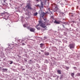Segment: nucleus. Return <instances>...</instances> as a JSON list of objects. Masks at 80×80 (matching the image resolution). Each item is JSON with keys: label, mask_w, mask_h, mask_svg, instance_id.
Instances as JSON below:
<instances>
[{"label": "nucleus", "mask_w": 80, "mask_h": 80, "mask_svg": "<svg viewBox=\"0 0 80 80\" xmlns=\"http://www.w3.org/2000/svg\"><path fill=\"white\" fill-rule=\"evenodd\" d=\"M27 28L28 29V30H30V29L31 28V27H28Z\"/></svg>", "instance_id": "18"}, {"label": "nucleus", "mask_w": 80, "mask_h": 80, "mask_svg": "<svg viewBox=\"0 0 80 80\" xmlns=\"http://www.w3.org/2000/svg\"><path fill=\"white\" fill-rule=\"evenodd\" d=\"M40 47H41V48H42V47H43V44L41 43L40 44Z\"/></svg>", "instance_id": "13"}, {"label": "nucleus", "mask_w": 80, "mask_h": 80, "mask_svg": "<svg viewBox=\"0 0 80 80\" xmlns=\"http://www.w3.org/2000/svg\"><path fill=\"white\" fill-rule=\"evenodd\" d=\"M45 16V13H42L40 15V17L42 18H43V17Z\"/></svg>", "instance_id": "8"}, {"label": "nucleus", "mask_w": 80, "mask_h": 80, "mask_svg": "<svg viewBox=\"0 0 80 80\" xmlns=\"http://www.w3.org/2000/svg\"><path fill=\"white\" fill-rule=\"evenodd\" d=\"M73 68L75 70H77V68L76 67H74Z\"/></svg>", "instance_id": "20"}, {"label": "nucleus", "mask_w": 80, "mask_h": 80, "mask_svg": "<svg viewBox=\"0 0 80 80\" xmlns=\"http://www.w3.org/2000/svg\"><path fill=\"white\" fill-rule=\"evenodd\" d=\"M31 7H32V5L30 4H27L26 6V7L28 9H29V10H32V8Z\"/></svg>", "instance_id": "3"}, {"label": "nucleus", "mask_w": 80, "mask_h": 80, "mask_svg": "<svg viewBox=\"0 0 80 80\" xmlns=\"http://www.w3.org/2000/svg\"><path fill=\"white\" fill-rule=\"evenodd\" d=\"M37 14H38V13H37V12L34 13V16H37Z\"/></svg>", "instance_id": "17"}, {"label": "nucleus", "mask_w": 80, "mask_h": 80, "mask_svg": "<svg viewBox=\"0 0 80 80\" xmlns=\"http://www.w3.org/2000/svg\"><path fill=\"white\" fill-rule=\"evenodd\" d=\"M51 18H52V19H53V17L52 16H51Z\"/></svg>", "instance_id": "21"}, {"label": "nucleus", "mask_w": 80, "mask_h": 80, "mask_svg": "<svg viewBox=\"0 0 80 80\" xmlns=\"http://www.w3.org/2000/svg\"><path fill=\"white\" fill-rule=\"evenodd\" d=\"M9 64H12V63H13V62L12 61H9Z\"/></svg>", "instance_id": "16"}, {"label": "nucleus", "mask_w": 80, "mask_h": 80, "mask_svg": "<svg viewBox=\"0 0 80 80\" xmlns=\"http://www.w3.org/2000/svg\"><path fill=\"white\" fill-rule=\"evenodd\" d=\"M39 54H40L41 53H40V52H39Z\"/></svg>", "instance_id": "33"}, {"label": "nucleus", "mask_w": 80, "mask_h": 80, "mask_svg": "<svg viewBox=\"0 0 80 80\" xmlns=\"http://www.w3.org/2000/svg\"><path fill=\"white\" fill-rule=\"evenodd\" d=\"M63 27H64V26L63 25Z\"/></svg>", "instance_id": "35"}, {"label": "nucleus", "mask_w": 80, "mask_h": 80, "mask_svg": "<svg viewBox=\"0 0 80 80\" xmlns=\"http://www.w3.org/2000/svg\"><path fill=\"white\" fill-rule=\"evenodd\" d=\"M39 25L41 26L42 28H44L43 29V30H47V22H42L41 21H39Z\"/></svg>", "instance_id": "1"}, {"label": "nucleus", "mask_w": 80, "mask_h": 80, "mask_svg": "<svg viewBox=\"0 0 80 80\" xmlns=\"http://www.w3.org/2000/svg\"><path fill=\"white\" fill-rule=\"evenodd\" d=\"M25 45V43H22V45Z\"/></svg>", "instance_id": "24"}, {"label": "nucleus", "mask_w": 80, "mask_h": 80, "mask_svg": "<svg viewBox=\"0 0 80 80\" xmlns=\"http://www.w3.org/2000/svg\"><path fill=\"white\" fill-rule=\"evenodd\" d=\"M55 5L56 6V7H55V8H57V5L55 4Z\"/></svg>", "instance_id": "25"}, {"label": "nucleus", "mask_w": 80, "mask_h": 80, "mask_svg": "<svg viewBox=\"0 0 80 80\" xmlns=\"http://www.w3.org/2000/svg\"><path fill=\"white\" fill-rule=\"evenodd\" d=\"M6 2V0H4L3 1V2L4 3H6V4H7L6 2Z\"/></svg>", "instance_id": "22"}, {"label": "nucleus", "mask_w": 80, "mask_h": 80, "mask_svg": "<svg viewBox=\"0 0 80 80\" xmlns=\"http://www.w3.org/2000/svg\"><path fill=\"white\" fill-rule=\"evenodd\" d=\"M2 15H3H3H5V13H2Z\"/></svg>", "instance_id": "28"}, {"label": "nucleus", "mask_w": 80, "mask_h": 80, "mask_svg": "<svg viewBox=\"0 0 80 80\" xmlns=\"http://www.w3.org/2000/svg\"><path fill=\"white\" fill-rule=\"evenodd\" d=\"M54 23H56V24H60V22L59 21H57V20H55L54 21Z\"/></svg>", "instance_id": "5"}, {"label": "nucleus", "mask_w": 80, "mask_h": 80, "mask_svg": "<svg viewBox=\"0 0 80 80\" xmlns=\"http://www.w3.org/2000/svg\"><path fill=\"white\" fill-rule=\"evenodd\" d=\"M48 11H49V12H50L51 13H52V12L50 11V8H48Z\"/></svg>", "instance_id": "15"}, {"label": "nucleus", "mask_w": 80, "mask_h": 80, "mask_svg": "<svg viewBox=\"0 0 80 80\" xmlns=\"http://www.w3.org/2000/svg\"><path fill=\"white\" fill-rule=\"evenodd\" d=\"M66 68L67 69H69V67H66Z\"/></svg>", "instance_id": "26"}, {"label": "nucleus", "mask_w": 80, "mask_h": 80, "mask_svg": "<svg viewBox=\"0 0 80 80\" xmlns=\"http://www.w3.org/2000/svg\"><path fill=\"white\" fill-rule=\"evenodd\" d=\"M19 42L20 43H22V40L21 39L19 40Z\"/></svg>", "instance_id": "19"}, {"label": "nucleus", "mask_w": 80, "mask_h": 80, "mask_svg": "<svg viewBox=\"0 0 80 80\" xmlns=\"http://www.w3.org/2000/svg\"><path fill=\"white\" fill-rule=\"evenodd\" d=\"M35 30V29L33 28H31L30 29V31L32 32H34Z\"/></svg>", "instance_id": "4"}, {"label": "nucleus", "mask_w": 80, "mask_h": 80, "mask_svg": "<svg viewBox=\"0 0 80 80\" xmlns=\"http://www.w3.org/2000/svg\"><path fill=\"white\" fill-rule=\"evenodd\" d=\"M44 53H45V55H46L47 56L48 55H49V52H45Z\"/></svg>", "instance_id": "10"}, {"label": "nucleus", "mask_w": 80, "mask_h": 80, "mask_svg": "<svg viewBox=\"0 0 80 80\" xmlns=\"http://www.w3.org/2000/svg\"><path fill=\"white\" fill-rule=\"evenodd\" d=\"M75 43H72L70 44L68 47H69L70 49H73L75 48Z\"/></svg>", "instance_id": "2"}, {"label": "nucleus", "mask_w": 80, "mask_h": 80, "mask_svg": "<svg viewBox=\"0 0 80 80\" xmlns=\"http://www.w3.org/2000/svg\"><path fill=\"white\" fill-rule=\"evenodd\" d=\"M39 25H40V24H39L38 25H37L35 27L36 28H37L38 30H40V28L38 27Z\"/></svg>", "instance_id": "6"}, {"label": "nucleus", "mask_w": 80, "mask_h": 80, "mask_svg": "<svg viewBox=\"0 0 80 80\" xmlns=\"http://www.w3.org/2000/svg\"><path fill=\"white\" fill-rule=\"evenodd\" d=\"M25 62H27V60H25Z\"/></svg>", "instance_id": "29"}, {"label": "nucleus", "mask_w": 80, "mask_h": 80, "mask_svg": "<svg viewBox=\"0 0 80 80\" xmlns=\"http://www.w3.org/2000/svg\"><path fill=\"white\" fill-rule=\"evenodd\" d=\"M2 5H5V4H2Z\"/></svg>", "instance_id": "34"}, {"label": "nucleus", "mask_w": 80, "mask_h": 80, "mask_svg": "<svg viewBox=\"0 0 80 80\" xmlns=\"http://www.w3.org/2000/svg\"><path fill=\"white\" fill-rule=\"evenodd\" d=\"M28 13H30V12H28Z\"/></svg>", "instance_id": "32"}, {"label": "nucleus", "mask_w": 80, "mask_h": 80, "mask_svg": "<svg viewBox=\"0 0 80 80\" xmlns=\"http://www.w3.org/2000/svg\"><path fill=\"white\" fill-rule=\"evenodd\" d=\"M74 75H75V73H71V75L72 77H74Z\"/></svg>", "instance_id": "12"}, {"label": "nucleus", "mask_w": 80, "mask_h": 80, "mask_svg": "<svg viewBox=\"0 0 80 80\" xmlns=\"http://www.w3.org/2000/svg\"><path fill=\"white\" fill-rule=\"evenodd\" d=\"M36 1H37V2H38V1H39V0H36Z\"/></svg>", "instance_id": "31"}, {"label": "nucleus", "mask_w": 80, "mask_h": 80, "mask_svg": "<svg viewBox=\"0 0 80 80\" xmlns=\"http://www.w3.org/2000/svg\"><path fill=\"white\" fill-rule=\"evenodd\" d=\"M23 27H27L26 26V25L25 24H24L23 25Z\"/></svg>", "instance_id": "23"}, {"label": "nucleus", "mask_w": 80, "mask_h": 80, "mask_svg": "<svg viewBox=\"0 0 80 80\" xmlns=\"http://www.w3.org/2000/svg\"><path fill=\"white\" fill-rule=\"evenodd\" d=\"M58 73V74H59L60 75L62 74V72H61V71L60 70H58L57 71Z\"/></svg>", "instance_id": "9"}, {"label": "nucleus", "mask_w": 80, "mask_h": 80, "mask_svg": "<svg viewBox=\"0 0 80 80\" xmlns=\"http://www.w3.org/2000/svg\"><path fill=\"white\" fill-rule=\"evenodd\" d=\"M29 62H32V60H30Z\"/></svg>", "instance_id": "30"}, {"label": "nucleus", "mask_w": 80, "mask_h": 80, "mask_svg": "<svg viewBox=\"0 0 80 80\" xmlns=\"http://www.w3.org/2000/svg\"><path fill=\"white\" fill-rule=\"evenodd\" d=\"M41 52H43V51L42 50H41Z\"/></svg>", "instance_id": "27"}, {"label": "nucleus", "mask_w": 80, "mask_h": 80, "mask_svg": "<svg viewBox=\"0 0 80 80\" xmlns=\"http://www.w3.org/2000/svg\"><path fill=\"white\" fill-rule=\"evenodd\" d=\"M13 44H11L9 46V47L10 48L12 49V48H13Z\"/></svg>", "instance_id": "11"}, {"label": "nucleus", "mask_w": 80, "mask_h": 80, "mask_svg": "<svg viewBox=\"0 0 80 80\" xmlns=\"http://www.w3.org/2000/svg\"><path fill=\"white\" fill-rule=\"evenodd\" d=\"M2 70L3 72H7L8 70V69L7 68H3Z\"/></svg>", "instance_id": "7"}, {"label": "nucleus", "mask_w": 80, "mask_h": 80, "mask_svg": "<svg viewBox=\"0 0 80 80\" xmlns=\"http://www.w3.org/2000/svg\"><path fill=\"white\" fill-rule=\"evenodd\" d=\"M76 76H77V77H80V73H78L76 75Z\"/></svg>", "instance_id": "14"}]
</instances>
